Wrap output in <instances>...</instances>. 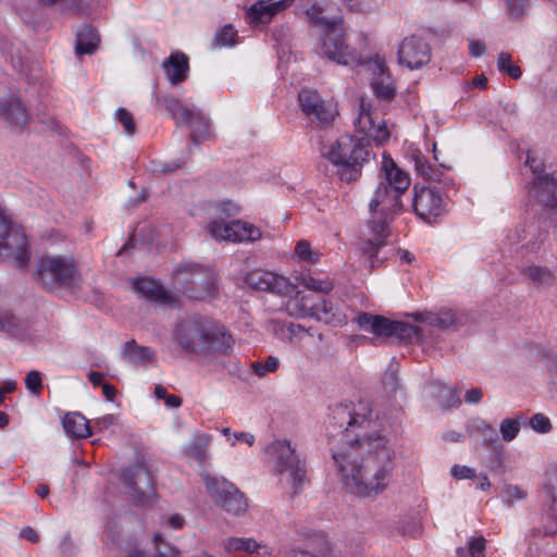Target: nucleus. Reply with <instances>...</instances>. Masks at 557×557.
<instances>
[{"mask_svg":"<svg viewBox=\"0 0 557 557\" xmlns=\"http://www.w3.org/2000/svg\"><path fill=\"white\" fill-rule=\"evenodd\" d=\"M346 490L359 497L375 498L393 481L396 451L389 438L374 432L348 448L332 451Z\"/></svg>","mask_w":557,"mask_h":557,"instance_id":"nucleus-1","label":"nucleus"},{"mask_svg":"<svg viewBox=\"0 0 557 557\" xmlns=\"http://www.w3.org/2000/svg\"><path fill=\"white\" fill-rule=\"evenodd\" d=\"M355 126L362 136H342L331 145L327 158L334 165L342 166L345 171L359 172L363 163L370 160L368 149L370 140L383 145L389 139L391 134L385 122L372 111L371 104L364 99L360 101Z\"/></svg>","mask_w":557,"mask_h":557,"instance_id":"nucleus-2","label":"nucleus"},{"mask_svg":"<svg viewBox=\"0 0 557 557\" xmlns=\"http://www.w3.org/2000/svg\"><path fill=\"white\" fill-rule=\"evenodd\" d=\"M369 202L371 220L369 227L374 238L366 240L361 246L363 255L368 256L371 267H374L373 259L381 247L386 244L389 235V221L403 209L401 196L407 191L411 182L410 176H382Z\"/></svg>","mask_w":557,"mask_h":557,"instance_id":"nucleus-3","label":"nucleus"},{"mask_svg":"<svg viewBox=\"0 0 557 557\" xmlns=\"http://www.w3.org/2000/svg\"><path fill=\"white\" fill-rule=\"evenodd\" d=\"M174 337L184 351L206 357L228 356L234 344L223 326L202 317H190L178 322Z\"/></svg>","mask_w":557,"mask_h":557,"instance_id":"nucleus-4","label":"nucleus"},{"mask_svg":"<svg viewBox=\"0 0 557 557\" xmlns=\"http://www.w3.org/2000/svg\"><path fill=\"white\" fill-rule=\"evenodd\" d=\"M173 284L184 296L194 300L209 301L219 295L215 271L191 261L181 262L174 268Z\"/></svg>","mask_w":557,"mask_h":557,"instance_id":"nucleus-5","label":"nucleus"},{"mask_svg":"<svg viewBox=\"0 0 557 557\" xmlns=\"http://www.w3.org/2000/svg\"><path fill=\"white\" fill-rule=\"evenodd\" d=\"M275 473L290 484L298 493L305 483L307 466L305 458L297 453L296 446L287 440H275L265 448Z\"/></svg>","mask_w":557,"mask_h":557,"instance_id":"nucleus-6","label":"nucleus"},{"mask_svg":"<svg viewBox=\"0 0 557 557\" xmlns=\"http://www.w3.org/2000/svg\"><path fill=\"white\" fill-rule=\"evenodd\" d=\"M372 423V411L369 416L361 411H356L352 403L337 404L331 408L330 422L327 426V436L335 438L341 436L342 448H348L349 443H355L358 438H363L370 434H360L357 429H370Z\"/></svg>","mask_w":557,"mask_h":557,"instance_id":"nucleus-7","label":"nucleus"},{"mask_svg":"<svg viewBox=\"0 0 557 557\" xmlns=\"http://www.w3.org/2000/svg\"><path fill=\"white\" fill-rule=\"evenodd\" d=\"M35 275L48 292L72 288L78 280L73 257L61 255L42 256L37 262Z\"/></svg>","mask_w":557,"mask_h":557,"instance_id":"nucleus-8","label":"nucleus"},{"mask_svg":"<svg viewBox=\"0 0 557 557\" xmlns=\"http://www.w3.org/2000/svg\"><path fill=\"white\" fill-rule=\"evenodd\" d=\"M285 310L290 317L314 318L332 325L346 323V315L320 295L297 292L287 299Z\"/></svg>","mask_w":557,"mask_h":557,"instance_id":"nucleus-9","label":"nucleus"},{"mask_svg":"<svg viewBox=\"0 0 557 557\" xmlns=\"http://www.w3.org/2000/svg\"><path fill=\"white\" fill-rule=\"evenodd\" d=\"M355 320L360 330L373 334L381 343L391 337H397L406 343L420 342L423 338L421 327L384 315L360 312Z\"/></svg>","mask_w":557,"mask_h":557,"instance_id":"nucleus-10","label":"nucleus"},{"mask_svg":"<svg viewBox=\"0 0 557 557\" xmlns=\"http://www.w3.org/2000/svg\"><path fill=\"white\" fill-rule=\"evenodd\" d=\"M207 492L215 504L225 511L238 516L247 508V502L239 490L225 478L206 473L202 475Z\"/></svg>","mask_w":557,"mask_h":557,"instance_id":"nucleus-11","label":"nucleus"},{"mask_svg":"<svg viewBox=\"0 0 557 557\" xmlns=\"http://www.w3.org/2000/svg\"><path fill=\"white\" fill-rule=\"evenodd\" d=\"M321 53L329 60L342 65L360 63L359 53L345 44L338 22L325 29V34L322 37Z\"/></svg>","mask_w":557,"mask_h":557,"instance_id":"nucleus-12","label":"nucleus"},{"mask_svg":"<svg viewBox=\"0 0 557 557\" xmlns=\"http://www.w3.org/2000/svg\"><path fill=\"white\" fill-rule=\"evenodd\" d=\"M122 481L131 488V495L138 505H147L152 500L154 484L146 467L135 465L126 468L122 472Z\"/></svg>","mask_w":557,"mask_h":557,"instance_id":"nucleus-13","label":"nucleus"},{"mask_svg":"<svg viewBox=\"0 0 557 557\" xmlns=\"http://www.w3.org/2000/svg\"><path fill=\"white\" fill-rule=\"evenodd\" d=\"M398 63L411 71L419 70L431 61L429 44L420 36L405 37L398 46Z\"/></svg>","mask_w":557,"mask_h":557,"instance_id":"nucleus-14","label":"nucleus"},{"mask_svg":"<svg viewBox=\"0 0 557 557\" xmlns=\"http://www.w3.org/2000/svg\"><path fill=\"white\" fill-rule=\"evenodd\" d=\"M208 231L216 240L252 242L261 237L258 227L240 220H233L230 223L213 220L209 223Z\"/></svg>","mask_w":557,"mask_h":557,"instance_id":"nucleus-15","label":"nucleus"},{"mask_svg":"<svg viewBox=\"0 0 557 557\" xmlns=\"http://www.w3.org/2000/svg\"><path fill=\"white\" fill-rule=\"evenodd\" d=\"M245 283L255 290L269 292L277 295H288L295 286L282 275L264 270H253L245 275Z\"/></svg>","mask_w":557,"mask_h":557,"instance_id":"nucleus-16","label":"nucleus"},{"mask_svg":"<svg viewBox=\"0 0 557 557\" xmlns=\"http://www.w3.org/2000/svg\"><path fill=\"white\" fill-rule=\"evenodd\" d=\"M413 209L423 220L429 221L441 214L443 210V198L435 187L414 186Z\"/></svg>","mask_w":557,"mask_h":557,"instance_id":"nucleus-17","label":"nucleus"},{"mask_svg":"<svg viewBox=\"0 0 557 557\" xmlns=\"http://www.w3.org/2000/svg\"><path fill=\"white\" fill-rule=\"evenodd\" d=\"M298 100L302 112L309 119L323 124H329L333 120V111L325 106L318 92L310 89H302L298 94Z\"/></svg>","mask_w":557,"mask_h":557,"instance_id":"nucleus-18","label":"nucleus"},{"mask_svg":"<svg viewBox=\"0 0 557 557\" xmlns=\"http://www.w3.org/2000/svg\"><path fill=\"white\" fill-rule=\"evenodd\" d=\"M529 195L542 206L557 210V177L534 176L530 183Z\"/></svg>","mask_w":557,"mask_h":557,"instance_id":"nucleus-19","label":"nucleus"},{"mask_svg":"<svg viewBox=\"0 0 557 557\" xmlns=\"http://www.w3.org/2000/svg\"><path fill=\"white\" fill-rule=\"evenodd\" d=\"M224 548L228 554L244 557H269L273 552L267 543L257 542L252 537H228L224 541Z\"/></svg>","mask_w":557,"mask_h":557,"instance_id":"nucleus-20","label":"nucleus"},{"mask_svg":"<svg viewBox=\"0 0 557 557\" xmlns=\"http://www.w3.org/2000/svg\"><path fill=\"white\" fill-rule=\"evenodd\" d=\"M162 69L169 82L172 85H178L188 77L189 59L184 52H172L170 57L163 60Z\"/></svg>","mask_w":557,"mask_h":557,"instance_id":"nucleus-21","label":"nucleus"},{"mask_svg":"<svg viewBox=\"0 0 557 557\" xmlns=\"http://www.w3.org/2000/svg\"><path fill=\"white\" fill-rule=\"evenodd\" d=\"M0 117L11 125L22 128L26 124L28 115L25 106L18 98L8 96L0 98Z\"/></svg>","mask_w":557,"mask_h":557,"instance_id":"nucleus-22","label":"nucleus"},{"mask_svg":"<svg viewBox=\"0 0 557 557\" xmlns=\"http://www.w3.org/2000/svg\"><path fill=\"white\" fill-rule=\"evenodd\" d=\"M375 76L371 86L375 96L382 100H391L395 96V86L392 76L386 73L385 63L380 58L374 61Z\"/></svg>","mask_w":557,"mask_h":557,"instance_id":"nucleus-23","label":"nucleus"},{"mask_svg":"<svg viewBox=\"0 0 557 557\" xmlns=\"http://www.w3.org/2000/svg\"><path fill=\"white\" fill-rule=\"evenodd\" d=\"M183 123L190 128V139L195 144L208 139L211 135L210 119L197 108L190 109V114L184 119Z\"/></svg>","mask_w":557,"mask_h":557,"instance_id":"nucleus-24","label":"nucleus"},{"mask_svg":"<svg viewBox=\"0 0 557 557\" xmlns=\"http://www.w3.org/2000/svg\"><path fill=\"white\" fill-rule=\"evenodd\" d=\"M0 331L12 337L25 338L29 335L30 321L15 315L9 310L0 311Z\"/></svg>","mask_w":557,"mask_h":557,"instance_id":"nucleus-25","label":"nucleus"},{"mask_svg":"<svg viewBox=\"0 0 557 557\" xmlns=\"http://www.w3.org/2000/svg\"><path fill=\"white\" fill-rule=\"evenodd\" d=\"M134 288L148 300L160 304H170L171 298L163 286L156 280L143 277L134 282Z\"/></svg>","mask_w":557,"mask_h":557,"instance_id":"nucleus-26","label":"nucleus"},{"mask_svg":"<svg viewBox=\"0 0 557 557\" xmlns=\"http://www.w3.org/2000/svg\"><path fill=\"white\" fill-rule=\"evenodd\" d=\"M65 433L73 438L91 435L88 420L79 412L66 413L62 420Z\"/></svg>","mask_w":557,"mask_h":557,"instance_id":"nucleus-27","label":"nucleus"},{"mask_svg":"<svg viewBox=\"0 0 557 557\" xmlns=\"http://www.w3.org/2000/svg\"><path fill=\"white\" fill-rule=\"evenodd\" d=\"M467 431L470 435L481 436L483 443L488 447H495L499 441L497 431L481 418L470 420L467 424Z\"/></svg>","mask_w":557,"mask_h":557,"instance_id":"nucleus-28","label":"nucleus"},{"mask_svg":"<svg viewBox=\"0 0 557 557\" xmlns=\"http://www.w3.org/2000/svg\"><path fill=\"white\" fill-rule=\"evenodd\" d=\"M123 355L128 362L135 366L152 362L156 358L154 351L150 347L140 346L134 339L125 343Z\"/></svg>","mask_w":557,"mask_h":557,"instance_id":"nucleus-29","label":"nucleus"},{"mask_svg":"<svg viewBox=\"0 0 557 557\" xmlns=\"http://www.w3.org/2000/svg\"><path fill=\"white\" fill-rule=\"evenodd\" d=\"M522 274L536 287H550L556 283L554 272L546 265H529L523 269Z\"/></svg>","mask_w":557,"mask_h":557,"instance_id":"nucleus-30","label":"nucleus"},{"mask_svg":"<svg viewBox=\"0 0 557 557\" xmlns=\"http://www.w3.org/2000/svg\"><path fill=\"white\" fill-rule=\"evenodd\" d=\"M99 42L100 37L98 32L89 25H84L77 33L76 53L90 54L96 51Z\"/></svg>","mask_w":557,"mask_h":557,"instance_id":"nucleus-31","label":"nucleus"},{"mask_svg":"<svg viewBox=\"0 0 557 557\" xmlns=\"http://www.w3.org/2000/svg\"><path fill=\"white\" fill-rule=\"evenodd\" d=\"M299 9L307 15L313 26L322 27L324 30L337 23L323 16V10L315 0H300Z\"/></svg>","mask_w":557,"mask_h":557,"instance_id":"nucleus-32","label":"nucleus"},{"mask_svg":"<svg viewBox=\"0 0 557 557\" xmlns=\"http://www.w3.org/2000/svg\"><path fill=\"white\" fill-rule=\"evenodd\" d=\"M429 325L442 331H455L462 324L461 317L453 310H443L433 315H428Z\"/></svg>","mask_w":557,"mask_h":557,"instance_id":"nucleus-33","label":"nucleus"},{"mask_svg":"<svg viewBox=\"0 0 557 557\" xmlns=\"http://www.w3.org/2000/svg\"><path fill=\"white\" fill-rule=\"evenodd\" d=\"M210 442L211 436L206 434L197 435L187 443L185 451L190 458L202 465L208 459Z\"/></svg>","mask_w":557,"mask_h":557,"instance_id":"nucleus-34","label":"nucleus"},{"mask_svg":"<svg viewBox=\"0 0 557 557\" xmlns=\"http://www.w3.org/2000/svg\"><path fill=\"white\" fill-rule=\"evenodd\" d=\"M156 556L154 557H180V552L170 545V543L164 542L160 535H156L153 537ZM127 557H151L148 553L141 550H135L131 553Z\"/></svg>","mask_w":557,"mask_h":557,"instance_id":"nucleus-35","label":"nucleus"},{"mask_svg":"<svg viewBox=\"0 0 557 557\" xmlns=\"http://www.w3.org/2000/svg\"><path fill=\"white\" fill-rule=\"evenodd\" d=\"M159 101L168 109L177 123H183L184 119L190 114L191 108L182 104L178 99L172 96H163Z\"/></svg>","mask_w":557,"mask_h":557,"instance_id":"nucleus-36","label":"nucleus"},{"mask_svg":"<svg viewBox=\"0 0 557 557\" xmlns=\"http://www.w3.org/2000/svg\"><path fill=\"white\" fill-rule=\"evenodd\" d=\"M525 165L532 174H554L557 171L554 163L546 164L535 151H528Z\"/></svg>","mask_w":557,"mask_h":557,"instance_id":"nucleus-37","label":"nucleus"},{"mask_svg":"<svg viewBox=\"0 0 557 557\" xmlns=\"http://www.w3.org/2000/svg\"><path fill=\"white\" fill-rule=\"evenodd\" d=\"M485 545L483 536L472 537L466 547L457 548V557H485Z\"/></svg>","mask_w":557,"mask_h":557,"instance_id":"nucleus-38","label":"nucleus"},{"mask_svg":"<svg viewBox=\"0 0 557 557\" xmlns=\"http://www.w3.org/2000/svg\"><path fill=\"white\" fill-rule=\"evenodd\" d=\"M382 383L388 394H395L399 389L398 363L394 359L383 373Z\"/></svg>","mask_w":557,"mask_h":557,"instance_id":"nucleus-39","label":"nucleus"},{"mask_svg":"<svg viewBox=\"0 0 557 557\" xmlns=\"http://www.w3.org/2000/svg\"><path fill=\"white\" fill-rule=\"evenodd\" d=\"M295 253L300 260L313 264L317 263L320 259V252L312 249L310 243L305 239L297 242Z\"/></svg>","mask_w":557,"mask_h":557,"instance_id":"nucleus-40","label":"nucleus"},{"mask_svg":"<svg viewBox=\"0 0 557 557\" xmlns=\"http://www.w3.org/2000/svg\"><path fill=\"white\" fill-rule=\"evenodd\" d=\"M301 284L309 290L315 293L327 294L333 289V284L330 280L315 278L311 275H304Z\"/></svg>","mask_w":557,"mask_h":557,"instance_id":"nucleus-41","label":"nucleus"},{"mask_svg":"<svg viewBox=\"0 0 557 557\" xmlns=\"http://www.w3.org/2000/svg\"><path fill=\"white\" fill-rule=\"evenodd\" d=\"M280 360L276 357L269 356L263 361H255L251 363L252 371L260 377L268 375L269 373L275 372L278 368Z\"/></svg>","mask_w":557,"mask_h":557,"instance_id":"nucleus-42","label":"nucleus"},{"mask_svg":"<svg viewBox=\"0 0 557 557\" xmlns=\"http://www.w3.org/2000/svg\"><path fill=\"white\" fill-rule=\"evenodd\" d=\"M497 69L507 73L510 77L517 79L522 72L518 65L511 63V55L507 52H500L497 58Z\"/></svg>","mask_w":557,"mask_h":557,"instance_id":"nucleus-43","label":"nucleus"},{"mask_svg":"<svg viewBox=\"0 0 557 557\" xmlns=\"http://www.w3.org/2000/svg\"><path fill=\"white\" fill-rule=\"evenodd\" d=\"M499 432L505 442L513 441L520 432V421L518 419H504L499 424Z\"/></svg>","mask_w":557,"mask_h":557,"instance_id":"nucleus-44","label":"nucleus"},{"mask_svg":"<svg viewBox=\"0 0 557 557\" xmlns=\"http://www.w3.org/2000/svg\"><path fill=\"white\" fill-rule=\"evenodd\" d=\"M343 4H345L350 11L359 12V13H368L380 5L379 0H342Z\"/></svg>","mask_w":557,"mask_h":557,"instance_id":"nucleus-45","label":"nucleus"},{"mask_svg":"<svg viewBox=\"0 0 557 557\" xmlns=\"http://www.w3.org/2000/svg\"><path fill=\"white\" fill-rule=\"evenodd\" d=\"M527 493L517 485L507 484L502 491L503 502L508 506H512L515 502L525 498Z\"/></svg>","mask_w":557,"mask_h":557,"instance_id":"nucleus-46","label":"nucleus"},{"mask_svg":"<svg viewBox=\"0 0 557 557\" xmlns=\"http://www.w3.org/2000/svg\"><path fill=\"white\" fill-rule=\"evenodd\" d=\"M236 29L232 25L224 26L214 37V47H226L235 44Z\"/></svg>","mask_w":557,"mask_h":557,"instance_id":"nucleus-47","label":"nucleus"},{"mask_svg":"<svg viewBox=\"0 0 557 557\" xmlns=\"http://www.w3.org/2000/svg\"><path fill=\"white\" fill-rule=\"evenodd\" d=\"M115 116L127 135H133L135 133V122L129 111L125 108H119L115 112Z\"/></svg>","mask_w":557,"mask_h":557,"instance_id":"nucleus-48","label":"nucleus"},{"mask_svg":"<svg viewBox=\"0 0 557 557\" xmlns=\"http://www.w3.org/2000/svg\"><path fill=\"white\" fill-rule=\"evenodd\" d=\"M104 535L107 540H110L117 546H121L123 543L120 525L114 519H110L106 522Z\"/></svg>","mask_w":557,"mask_h":557,"instance_id":"nucleus-49","label":"nucleus"},{"mask_svg":"<svg viewBox=\"0 0 557 557\" xmlns=\"http://www.w3.org/2000/svg\"><path fill=\"white\" fill-rule=\"evenodd\" d=\"M215 211L218 212L219 218H228L238 214L240 212V207L236 202L226 199L215 205Z\"/></svg>","mask_w":557,"mask_h":557,"instance_id":"nucleus-50","label":"nucleus"},{"mask_svg":"<svg viewBox=\"0 0 557 557\" xmlns=\"http://www.w3.org/2000/svg\"><path fill=\"white\" fill-rule=\"evenodd\" d=\"M26 388L34 395H39L42 389V380L40 372L32 370L25 377Z\"/></svg>","mask_w":557,"mask_h":557,"instance_id":"nucleus-51","label":"nucleus"},{"mask_svg":"<svg viewBox=\"0 0 557 557\" xmlns=\"http://www.w3.org/2000/svg\"><path fill=\"white\" fill-rule=\"evenodd\" d=\"M530 426L539 433H547L552 429V423L545 414L535 413L530 419Z\"/></svg>","mask_w":557,"mask_h":557,"instance_id":"nucleus-52","label":"nucleus"},{"mask_svg":"<svg viewBox=\"0 0 557 557\" xmlns=\"http://www.w3.org/2000/svg\"><path fill=\"white\" fill-rule=\"evenodd\" d=\"M381 171L383 174H392L393 171H395V174H406L396 165L395 161L386 152L383 153Z\"/></svg>","mask_w":557,"mask_h":557,"instance_id":"nucleus-53","label":"nucleus"},{"mask_svg":"<svg viewBox=\"0 0 557 557\" xmlns=\"http://www.w3.org/2000/svg\"><path fill=\"white\" fill-rule=\"evenodd\" d=\"M546 490L549 493L553 503L557 504V467L548 474Z\"/></svg>","mask_w":557,"mask_h":557,"instance_id":"nucleus-54","label":"nucleus"},{"mask_svg":"<svg viewBox=\"0 0 557 557\" xmlns=\"http://www.w3.org/2000/svg\"><path fill=\"white\" fill-rule=\"evenodd\" d=\"M451 475L456 479H472L475 476V471L467 466L455 465L451 468Z\"/></svg>","mask_w":557,"mask_h":557,"instance_id":"nucleus-55","label":"nucleus"},{"mask_svg":"<svg viewBox=\"0 0 557 557\" xmlns=\"http://www.w3.org/2000/svg\"><path fill=\"white\" fill-rule=\"evenodd\" d=\"M485 45L480 40H469V52L472 57L479 58L485 52Z\"/></svg>","mask_w":557,"mask_h":557,"instance_id":"nucleus-56","label":"nucleus"},{"mask_svg":"<svg viewBox=\"0 0 557 557\" xmlns=\"http://www.w3.org/2000/svg\"><path fill=\"white\" fill-rule=\"evenodd\" d=\"M483 393L480 388H471L465 395V401L467 404H479L482 399Z\"/></svg>","mask_w":557,"mask_h":557,"instance_id":"nucleus-57","label":"nucleus"},{"mask_svg":"<svg viewBox=\"0 0 557 557\" xmlns=\"http://www.w3.org/2000/svg\"><path fill=\"white\" fill-rule=\"evenodd\" d=\"M508 10L515 16H519L523 12L524 0H506Z\"/></svg>","mask_w":557,"mask_h":557,"instance_id":"nucleus-58","label":"nucleus"},{"mask_svg":"<svg viewBox=\"0 0 557 557\" xmlns=\"http://www.w3.org/2000/svg\"><path fill=\"white\" fill-rule=\"evenodd\" d=\"M233 436L234 440L231 441L232 446H235L236 441L245 442L250 446L255 443V436L248 432H236L233 434Z\"/></svg>","mask_w":557,"mask_h":557,"instance_id":"nucleus-59","label":"nucleus"},{"mask_svg":"<svg viewBox=\"0 0 557 557\" xmlns=\"http://www.w3.org/2000/svg\"><path fill=\"white\" fill-rule=\"evenodd\" d=\"M65 2L66 7L76 13L86 12L88 9V4L83 0H65Z\"/></svg>","mask_w":557,"mask_h":557,"instance_id":"nucleus-60","label":"nucleus"},{"mask_svg":"<svg viewBox=\"0 0 557 557\" xmlns=\"http://www.w3.org/2000/svg\"><path fill=\"white\" fill-rule=\"evenodd\" d=\"M61 553L64 556H72L75 553V546L70 536H65L60 543Z\"/></svg>","mask_w":557,"mask_h":557,"instance_id":"nucleus-61","label":"nucleus"},{"mask_svg":"<svg viewBox=\"0 0 557 557\" xmlns=\"http://www.w3.org/2000/svg\"><path fill=\"white\" fill-rule=\"evenodd\" d=\"M20 535L26 540H28L29 542L32 543H37L39 541V535L37 534V532L30 528V527H26V528H23L21 530V533Z\"/></svg>","mask_w":557,"mask_h":557,"instance_id":"nucleus-62","label":"nucleus"},{"mask_svg":"<svg viewBox=\"0 0 557 557\" xmlns=\"http://www.w3.org/2000/svg\"><path fill=\"white\" fill-rule=\"evenodd\" d=\"M447 395L449 397L448 400H447V404L445 405L447 408L457 407V406H459L461 404V400L458 397V393H457L456 388L449 389L447 392Z\"/></svg>","mask_w":557,"mask_h":557,"instance_id":"nucleus-63","label":"nucleus"},{"mask_svg":"<svg viewBox=\"0 0 557 557\" xmlns=\"http://www.w3.org/2000/svg\"><path fill=\"white\" fill-rule=\"evenodd\" d=\"M114 421L115 418L113 414H107L96 421V426H98L100 430H103L112 425Z\"/></svg>","mask_w":557,"mask_h":557,"instance_id":"nucleus-64","label":"nucleus"}]
</instances>
